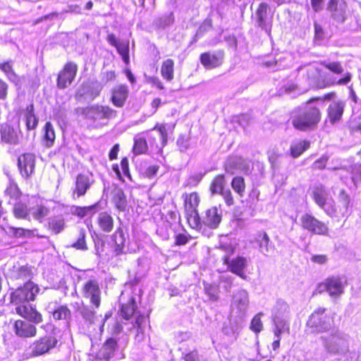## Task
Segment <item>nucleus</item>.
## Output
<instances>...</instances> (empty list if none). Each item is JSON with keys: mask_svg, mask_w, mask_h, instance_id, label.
Segmentation results:
<instances>
[{"mask_svg": "<svg viewBox=\"0 0 361 361\" xmlns=\"http://www.w3.org/2000/svg\"><path fill=\"white\" fill-rule=\"evenodd\" d=\"M146 317L142 314H139L136 317L135 324H134V327L137 329V333L135 335V339L140 342L143 341L145 337L144 330L146 324Z\"/></svg>", "mask_w": 361, "mask_h": 361, "instance_id": "ea45409f", "label": "nucleus"}, {"mask_svg": "<svg viewBox=\"0 0 361 361\" xmlns=\"http://www.w3.org/2000/svg\"><path fill=\"white\" fill-rule=\"evenodd\" d=\"M1 141L10 144L16 145L18 143L19 132L8 124H3L0 129Z\"/></svg>", "mask_w": 361, "mask_h": 361, "instance_id": "a211bd4d", "label": "nucleus"}, {"mask_svg": "<svg viewBox=\"0 0 361 361\" xmlns=\"http://www.w3.org/2000/svg\"><path fill=\"white\" fill-rule=\"evenodd\" d=\"M57 343L56 338L53 336L39 338L30 345L27 354L30 357L43 355L54 348Z\"/></svg>", "mask_w": 361, "mask_h": 361, "instance_id": "0eeeda50", "label": "nucleus"}, {"mask_svg": "<svg viewBox=\"0 0 361 361\" xmlns=\"http://www.w3.org/2000/svg\"><path fill=\"white\" fill-rule=\"evenodd\" d=\"M147 150V144L145 138L136 137L134 138L133 152L135 154H143Z\"/></svg>", "mask_w": 361, "mask_h": 361, "instance_id": "09e8293b", "label": "nucleus"}, {"mask_svg": "<svg viewBox=\"0 0 361 361\" xmlns=\"http://www.w3.org/2000/svg\"><path fill=\"white\" fill-rule=\"evenodd\" d=\"M6 195H8L11 199L16 200L20 196V191L16 184L11 183L5 190Z\"/></svg>", "mask_w": 361, "mask_h": 361, "instance_id": "bf43d9fd", "label": "nucleus"}, {"mask_svg": "<svg viewBox=\"0 0 361 361\" xmlns=\"http://www.w3.org/2000/svg\"><path fill=\"white\" fill-rule=\"evenodd\" d=\"M78 66L73 62L67 63L63 69L59 73L57 78V86L64 89L70 85L75 78Z\"/></svg>", "mask_w": 361, "mask_h": 361, "instance_id": "9b49d317", "label": "nucleus"}, {"mask_svg": "<svg viewBox=\"0 0 361 361\" xmlns=\"http://www.w3.org/2000/svg\"><path fill=\"white\" fill-rule=\"evenodd\" d=\"M26 126L28 130L35 129L38 123V119L34 114L33 104L29 105L25 113Z\"/></svg>", "mask_w": 361, "mask_h": 361, "instance_id": "a19ab883", "label": "nucleus"}, {"mask_svg": "<svg viewBox=\"0 0 361 361\" xmlns=\"http://www.w3.org/2000/svg\"><path fill=\"white\" fill-rule=\"evenodd\" d=\"M290 308L288 303L280 299L276 302L272 310V319L289 318Z\"/></svg>", "mask_w": 361, "mask_h": 361, "instance_id": "bb28decb", "label": "nucleus"}, {"mask_svg": "<svg viewBox=\"0 0 361 361\" xmlns=\"http://www.w3.org/2000/svg\"><path fill=\"white\" fill-rule=\"evenodd\" d=\"M65 219L62 216H56L49 219V229L54 234H59L65 228Z\"/></svg>", "mask_w": 361, "mask_h": 361, "instance_id": "c9c22d12", "label": "nucleus"}, {"mask_svg": "<svg viewBox=\"0 0 361 361\" xmlns=\"http://www.w3.org/2000/svg\"><path fill=\"white\" fill-rule=\"evenodd\" d=\"M204 292L209 297V298L216 301L218 299V291L217 288L215 286L211 284L204 285Z\"/></svg>", "mask_w": 361, "mask_h": 361, "instance_id": "13d9d810", "label": "nucleus"}, {"mask_svg": "<svg viewBox=\"0 0 361 361\" xmlns=\"http://www.w3.org/2000/svg\"><path fill=\"white\" fill-rule=\"evenodd\" d=\"M18 164L22 176L28 178L34 172L35 157L31 153L24 154L18 157Z\"/></svg>", "mask_w": 361, "mask_h": 361, "instance_id": "2eb2a0df", "label": "nucleus"}, {"mask_svg": "<svg viewBox=\"0 0 361 361\" xmlns=\"http://www.w3.org/2000/svg\"><path fill=\"white\" fill-rule=\"evenodd\" d=\"M115 47L116 48L118 54L122 56L123 61L126 63H128L129 60H130L129 42L128 40L120 41Z\"/></svg>", "mask_w": 361, "mask_h": 361, "instance_id": "37998d69", "label": "nucleus"}, {"mask_svg": "<svg viewBox=\"0 0 361 361\" xmlns=\"http://www.w3.org/2000/svg\"><path fill=\"white\" fill-rule=\"evenodd\" d=\"M44 145L47 147H50L54 145L56 137L54 126L50 122L46 123L44 127Z\"/></svg>", "mask_w": 361, "mask_h": 361, "instance_id": "4c0bfd02", "label": "nucleus"}, {"mask_svg": "<svg viewBox=\"0 0 361 361\" xmlns=\"http://www.w3.org/2000/svg\"><path fill=\"white\" fill-rule=\"evenodd\" d=\"M90 185L91 183L89 177L83 174H79L76 178L73 195L76 194L78 197L83 196L90 188Z\"/></svg>", "mask_w": 361, "mask_h": 361, "instance_id": "a878e982", "label": "nucleus"}, {"mask_svg": "<svg viewBox=\"0 0 361 361\" xmlns=\"http://www.w3.org/2000/svg\"><path fill=\"white\" fill-rule=\"evenodd\" d=\"M112 240L114 242V251L116 255H120L123 254L125 247L126 238L123 231L121 228H117V230L115 231L112 235Z\"/></svg>", "mask_w": 361, "mask_h": 361, "instance_id": "c756f323", "label": "nucleus"}, {"mask_svg": "<svg viewBox=\"0 0 361 361\" xmlns=\"http://www.w3.org/2000/svg\"><path fill=\"white\" fill-rule=\"evenodd\" d=\"M13 214L16 218L26 219L28 216V209L25 204L17 203L13 207Z\"/></svg>", "mask_w": 361, "mask_h": 361, "instance_id": "603ef678", "label": "nucleus"}, {"mask_svg": "<svg viewBox=\"0 0 361 361\" xmlns=\"http://www.w3.org/2000/svg\"><path fill=\"white\" fill-rule=\"evenodd\" d=\"M267 8L266 3H261L257 8L256 16L258 25L266 31H269V25L267 22Z\"/></svg>", "mask_w": 361, "mask_h": 361, "instance_id": "2f4dec72", "label": "nucleus"}, {"mask_svg": "<svg viewBox=\"0 0 361 361\" xmlns=\"http://www.w3.org/2000/svg\"><path fill=\"white\" fill-rule=\"evenodd\" d=\"M328 160H329V156H327L326 154H324L313 163L312 168L314 170L324 169L326 166V164Z\"/></svg>", "mask_w": 361, "mask_h": 361, "instance_id": "0e129e2a", "label": "nucleus"}, {"mask_svg": "<svg viewBox=\"0 0 361 361\" xmlns=\"http://www.w3.org/2000/svg\"><path fill=\"white\" fill-rule=\"evenodd\" d=\"M86 233L85 230L81 228L79 232V235L76 242L71 245V247L76 250H87V246L85 241Z\"/></svg>", "mask_w": 361, "mask_h": 361, "instance_id": "8fccbe9b", "label": "nucleus"}, {"mask_svg": "<svg viewBox=\"0 0 361 361\" xmlns=\"http://www.w3.org/2000/svg\"><path fill=\"white\" fill-rule=\"evenodd\" d=\"M346 103L343 99L331 102L326 109L327 120L332 125L338 123L343 117Z\"/></svg>", "mask_w": 361, "mask_h": 361, "instance_id": "f8f14e48", "label": "nucleus"}, {"mask_svg": "<svg viewBox=\"0 0 361 361\" xmlns=\"http://www.w3.org/2000/svg\"><path fill=\"white\" fill-rule=\"evenodd\" d=\"M174 127H171V126L166 124V123H157L152 129L149 130L147 133L148 135V139L150 140V139H152L153 141L155 140L154 137H153V132L157 131L159 133V135L160 137L161 145L162 146L166 145L168 140V131L169 130H172V128Z\"/></svg>", "mask_w": 361, "mask_h": 361, "instance_id": "b1692460", "label": "nucleus"}, {"mask_svg": "<svg viewBox=\"0 0 361 361\" xmlns=\"http://www.w3.org/2000/svg\"><path fill=\"white\" fill-rule=\"evenodd\" d=\"M342 207L336 205L334 200L331 201L325 213L330 217H344L348 214V201L346 199H342Z\"/></svg>", "mask_w": 361, "mask_h": 361, "instance_id": "412c9836", "label": "nucleus"}, {"mask_svg": "<svg viewBox=\"0 0 361 361\" xmlns=\"http://www.w3.org/2000/svg\"><path fill=\"white\" fill-rule=\"evenodd\" d=\"M14 331L18 336L23 338L34 337L37 334L35 326L20 319L16 321L14 324Z\"/></svg>", "mask_w": 361, "mask_h": 361, "instance_id": "f3484780", "label": "nucleus"}, {"mask_svg": "<svg viewBox=\"0 0 361 361\" xmlns=\"http://www.w3.org/2000/svg\"><path fill=\"white\" fill-rule=\"evenodd\" d=\"M31 270L27 266L14 264L6 271L7 277L13 280H24L30 278Z\"/></svg>", "mask_w": 361, "mask_h": 361, "instance_id": "6ab92c4d", "label": "nucleus"}, {"mask_svg": "<svg viewBox=\"0 0 361 361\" xmlns=\"http://www.w3.org/2000/svg\"><path fill=\"white\" fill-rule=\"evenodd\" d=\"M221 249L225 251L226 253L224 257V263L228 265L229 270L240 276V278L245 279L247 276L245 275L244 270L247 267V261L244 257L238 256L231 260H229V256L233 253L234 248L231 245H221Z\"/></svg>", "mask_w": 361, "mask_h": 361, "instance_id": "39448f33", "label": "nucleus"}, {"mask_svg": "<svg viewBox=\"0 0 361 361\" xmlns=\"http://www.w3.org/2000/svg\"><path fill=\"white\" fill-rule=\"evenodd\" d=\"M347 285L345 276H332L326 278L318 286L319 292L326 291L331 298H338L343 293Z\"/></svg>", "mask_w": 361, "mask_h": 361, "instance_id": "423d86ee", "label": "nucleus"}, {"mask_svg": "<svg viewBox=\"0 0 361 361\" xmlns=\"http://www.w3.org/2000/svg\"><path fill=\"white\" fill-rule=\"evenodd\" d=\"M97 224L102 231L109 233L114 228V219L110 214L103 212L98 215Z\"/></svg>", "mask_w": 361, "mask_h": 361, "instance_id": "7c9ffc66", "label": "nucleus"}, {"mask_svg": "<svg viewBox=\"0 0 361 361\" xmlns=\"http://www.w3.org/2000/svg\"><path fill=\"white\" fill-rule=\"evenodd\" d=\"M225 184L224 176L219 175L213 180L211 186L210 190L212 194L221 193L224 190V186Z\"/></svg>", "mask_w": 361, "mask_h": 361, "instance_id": "a18cd8bd", "label": "nucleus"}, {"mask_svg": "<svg viewBox=\"0 0 361 361\" xmlns=\"http://www.w3.org/2000/svg\"><path fill=\"white\" fill-rule=\"evenodd\" d=\"M231 186L234 191L238 193L240 197L244 195L245 189V183L244 178L240 176H235L233 178Z\"/></svg>", "mask_w": 361, "mask_h": 361, "instance_id": "de8ad7c7", "label": "nucleus"}, {"mask_svg": "<svg viewBox=\"0 0 361 361\" xmlns=\"http://www.w3.org/2000/svg\"><path fill=\"white\" fill-rule=\"evenodd\" d=\"M88 118L94 121L101 119H111L116 115V111L107 106H92L86 111Z\"/></svg>", "mask_w": 361, "mask_h": 361, "instance_id": "4468645a", "label": "nucleus"}, {"mask_svg": "<svg viewBox=\"0 0 361 361\" xmlns=\"http://www.w3.org/2000/svg\"><path fill=\"white\" fill-rule=\"evenodd\" d=\"M319 99V97L312 98L307 102L305 106L293 111L291 123L295 129L307 131L316 128L321 120L322 114L319 109L312 106L311 103Z\"/></svg>", "mask_w": 361, "mask_h": 361, "instance_id": "f257e3e1", "label": "nucleus"}, {"mask_svg": "<svg viewBox=\"0 0 361 361\" xmlns=\"http://www.w3.org/2000/svg\"><path fill=\"white\" fill-rule=\"evenodd\" d=\"M301 226L315 235H327L329 227L327 225L309 214H304L300 217Z\"/></svg>", "mask_w": 361, "mask_h": 361, "instance_id": "1a4fd4ad", "label": "nucleus"}, {"mask_svg": "<svg viewBox=\"0 0 361 361\" xmlns=\"http://www.w3.org/2000/svg\"><path fill=\"white\" fill-rule=\"evenodd\" d=\"M188 223L192 228L200 230L202 227L197 211L185 212Z\"/></svg>", "mask_w": 361, "mask_h": 361, "instance_id": "79ce46f5", "label": "nucleus"}, {"mask_svg": "<svg viewBox=\"0 0 361 361\" xmlns=\"http://www.w3.org/2000/svg\"><path fill=\"white\" fill-rule=\"evenodd\" d=\"M322 65L336 74H341L343 72V68L340 62L324 61Z\"/></svg>", "mask_w": 361, "mask_h": 361, "instance_id": "864d4df0", "label": "nucleus"}, {"mask_svg": "<svg viewBox=\"0 0 361 361\" xmlns=\"http://www.w3.org/2000/svg\"><path fill=\"white\" fill-rule=\"evenodd\" d=\"M307 78L310 80H314L319 75V71L314 64H310L306 67Z\"/></svg>", "mask_w": 361, "mask_h": 361, "instance_id": "e2e57ef3", "label": "nucleus"}, {"mask_svg": "<svg viewBox=\"0 0 361 361\" xmlns=\"http://www.w3.org/2000/svg\"><path fill=\"white\" fill-rule=\"evenodd\" d=\"M221 282L226 283L224 288L227 292H230L233 284V277L231 275H222L220 277Z\"/></svg>", "mask_w": 361, "mask_h": 361, "instance_id": "69168bd1", "label": "nucleus"}, {"mask_svg": "<svg viewBox=\"0 0 361 361\" xmlns=\"http://www.w3.org/2000/svg\"><path fill=\"white\" fill-rule=\"evenodd\" d=\"M334 325L332 315L326 312V309L318 307L308 317L306 323L307 331L311 334L327 332Z\"/></svg>", "mask_w": 361, "mask_h": 361, "instance_id": "20e7f679", "label": "nucleus"}, {"mask_svg": "<svg viewBox=\"0 0 361 361\" xmlns=\"http://www.w3.org/2000/svg\"><path fill=\"white\" fill-rule=\"evenodd\" d=\"M48 213L49 209L47 207L39 206L32 212V214L35 219L40 220L47 216Z\"/></svg>", "mask_w": 361, "mask_h": 361, "instance_id": "680f3d73", "label": "nucleus"}, {"mask_svg": "<svg viewBox=\"0 0 361 361\" xmlns=\"http://www.w3.org/2000/svg\"><path fill=\"white\" fill-rule=\"evenodd\" d=\"M312 197L315 203L321 208L324 212L327 209L333 200L331 198H329V192L322 185L315 186L312 192Z\"/></svg>", "mask_w": 361, "mask_h": 361, "instance_id": "dca6fc26", "label": "nucleus"}, {"mask_svg": "<svg viewBox=\"0 0 361 361\" xmlns=\"http://www.w3.org/2000/svg\"><path fill=\"white\" fill-rule=\"evenodd\" d=\"M161 76L167 81H171L174 77V61L168 59L163 61L161 67Z\"/></svg>", "mask_w": 361, "mask_h": 361, "instance_id": "f704fd0d", "label": "nucleus"}, {"mask_svg": "<svg viewBox=\"0 0 361 361\" xmlns=\"http://www.w3.org/2000/svg\"><path fill=\"white\" fill-rule=\"evenodd\" d=\"M136 307L135 300L131 297L127 303L122 305L121 309L122 317L126 319H130L135 312Z\"/></svg>", "mask_w": 361, "mask_h": 361, "instance_id": "58836bf2", "label": "nucleus"}, {"mask_svg": "<svg viewBox=\"0 0 361 361\" xmlns=\"http://www.w3.org/2000/svg\"><path fill=\"white\" fill-rule=\"evenodd\" d=\"M310 146L307 140H298L292 143L290 146V154L294 158L300 157Z\"/></svg>", "mask_w": 361, "mask_h": 361, "instance_id": "e433bc0d", "label": "nucleus"}, {"mask_svg": "<svg viewBox=\"0 0 361 361\" xmlns=\"http://www.w3.org/2000/svg\"><path fill=\"white\" fill-rule=\"evenodd\" d=\"M326 352L333 355H345L349 352V337L338 330L321 337Z\"/></svg>", "mask_w": 361, "mask_h": 361, "instance_id": "7ed1b4c3", "label": "nucleus"}, {"mask_svg": "<svg viewBox=\"0 0 361 361\" xmlns=\"http://www.w3.org/2000/svg\"><path fill=\"white\" fill-rule=\"evenodd\" d=\"M185 212L197 211L200 203V197L197 192L183 195Z\"/></svg>", "mask_w": 361, "mask_h": 361, "instance_id": "72a5a7b5", "label": "nucleus"}, {"mask_svg": "<svg viewBox=\"0 0 361 361\" xmlns=\"http://www.w3.org/2000/svg\"><path fill=\"white\" fill-rule=\"evenodd\" d=\"M311 261L318 264H324L328 261V257L325 255H315L312 256Z\"/></svg>", "mask_w": 361, "mask_h": 361, "instance_id": "774afa93", "label": "nucleus"}, {"mask_svg": "<svg viewBox=\"0 0 361 361\" xmlns=\"http://www.w3.org/2000/svg\"><path fill=\"white\" fill-rule=\"evenodd\" d=\"M52 315L56 320H67L71 318V314L67 306L60 305L52 312Z\"/></svg>", "mask_w": 361, "mask_h": 361, "instance_id": "c03bdc74", "label": "nucleus"}, {"mask_svg": "<svg viewBox=\"0 0 361 361\" xmlns=\"http://www.w3.org/2000/svg\"><path fill=\"white\" fill-rule=\"evenodd\" d=\"M274 324V334L279 337L282 334H290L289 318L272 319Z\"/></svg>", "mask_w": 361, "mask_h": 361, "instance_id": "473e14b6", "label": "nucleus"}, {"mask_svg": "<svg viewBox=\"0 0 361 361\" xmlns=\"http://www.w3.org/2000/svg\"><path fill=\"white\" fill-rule=\"evenodd\" d=\"M80 314L88 323L94 324L95 322L96 316L95 312L92 310L88 306H85L81 310Z\"/></svg>", "mask_w": 361, "mask_h": 361, "instance_id": "6e6d98bb", "label": "nucleus"}, {"mask_svg": "<svg viewBox=\"0 0 361 361\" xmlns=\"http://www.w3.org/2000/svg\"><path fill=\"white\" fill-rule=\"evenodd\" d=\"M26 319L35 324H39L42 322V315L35 307H33L30 314L27 316Z\"/></svg>", "mask_w": 361, "mask_h": 361, "instance_id": "052dcab7", "label": "nucleus"}, {"mask_svg": "<svg viewBox=\"0 0 361 361\" xmlns=\"http://www.w3.org/2000/svg\"><path fill=\"white\" fill-rule=\"evenodd\" d=\"M174 21L173 13L165 14L154 20V25L159 28H165L171 25Z\"/></svg>", "mask_w": 361, "mask_h": 361, "instance_id": "49530a36", "label": "nucleus"}, {"mask_svg": "<svg viewBox=\"0 0 361 361\" xmlns=\"http://www.w3.org/2000/svg\"><path fill=\"white\" fill-rule=\"evenodd\" d=\"M249 303V295L247 290L240 289L233 294L231 304V314L229 319L233 333L241 327L247 314Z\"/></svg>", "mask_w": 361, "mask_h": 361, "instance_id": "f03ea898", "label": "nucleus"}, {"mask_svg": "<svg viewBox=\"0 0 361 361\" xmlns=\"http://www.w3.org/2000/svg\"><path fill=\"white\" fill-rule=\"evenodd\" d=\"M263 313L259 312L252 319L250 323V329L256 334L259 333L263 329V324L262 322V317Z\"/></svg>", "mask_w": 361, "mask_h": 361, "instance_id": "3c124183", "label": "nucleus"}, {"mask_svg": "<svg viewBox=\"0 0 361 361\" xmlns=\"http://www.w3.org/2000/svg\"><path fill=\"white\" fill-rule=\"evenodd\" d=\"M347 4L343 0H330L327 10L331 18L338 23H343L346 19Z\"/></svg>", "mask_w": 361, "mask_h": 361, "instance_id": "ddd939ff", "label": "nucleus"}, {"mask_svg": "<svg viewBox=\"0 0 361 361\" xmlns=\"http://www.w3.org/2000/svg\"><path fill=\"white\" fill-rule=\"evenodd\" d=\"M146 80L148 83H151L154 86H156L159 90H164V87L161 82V81L159 79V78L155 76H149L146 77Z\"/></svg>", "mask_w": 361, "mask_h": 361, "instance_id": "338daca9", "label": "nucleus"}, {"mask_svg": "<svg viewBox=\"0 0 361 361\" xmlns=\"http://www.w3.org/2000/svg\"><path fill=\"white\" fill-rule=\"evenodd\" d=\"M222 54L203 53L200 56L201 63L207 68L212 69L219 66L222 63Z\"/></svg>", "mask_w": 361, "mask_h": 361, "instance_id": "5701e85b", "label": "nucleus"}, {"mask_svg": "<svg viewBox=\"0 0 361 361\" xmlns=\"http://www.w3.org/2000/svg\"><path fill=\"white\" fill-rule=\"evenodd\" d=\"M33 309V307L27 304H21L16 307V312L20 316L27 319V316H28Z\"/></svg>", "mask_w": 361, "mask_h": 361, "instance_id": "4d7b16f0", "label": "nucleus"}, {"mask_svg": "<svg viewBox=\"0 0 361 361\" xmlns=\"http://www.w3.org/2000/svg\"><path fill=\"white\" fill-rule=\"evenodd\" d=\"M254 242L257 244L259 251L262 255H267L271 248L267 233L264 231L258 232L255 237Z\"/></svg>", "mask_w": 361, "mask_h": 361, "instance_id": "393cba45", "label": "nucleus"}, {"mask_svg": "<svg viewBox=\"0 0 361 361\" xmlns=\"http://www.w3.org/2000/svg\"><path fill=\"white\" fill-rule=\"evenodd\" d=\"M81 293L84 298L90 300L93 307L98 308L100 306L102 291L97 280L87 281L82 286Z\"/></svg>", "mask_w": 361, "mask_h": 361, "instance_id": "9d476101", "label": "nucleus"}, {"mask_svg": "<svg viewBox=\"0 0 361 361\" xmlns=\"http://www.w3.org/2000/svg\"><path fill=\"white\" fill-rule=\"evenodd\" d=\"M128 95V89L126 85H118L112 91L111 100L117 107H123Z\"/></svg>", "mask_w": 361, "mask_h": 361, "instance_id": "4be33fe9", "label": "nucleus"}, {"mask_svg": "<svg viewBox=\"0 0 361 361\" xmlns=\"http://www.w3.org/2000/svg\"><path fill=\"white\" fill-rule=\"evenodd\" d=\"M96 204L89 207H78L74 211V214L81 218L87 215H92L95 213Z\"/></svg>", "mask_w": 361, "mask_h": 361, "instance_id": "5fc2aeb1", "label": "nucleus"}, {"mask_svg": "<svg viewBox=\"0 0 361 361\" xmlns=\"http://www.w3.org/2000/svg\"><path fill=\"white\" fill-rule=\"evenodd\" d=\"M112 202L116 208L120 212L126 211L127 208L126 196L122 189L116 188L112 192Z\"/></svg>", "mask_w": 361, "mask_h": 361, "instance_id": "c85d7f7f", "label": "nucleus"}, {"mask_svg": "<svg viewBox=\"0 0 361 361\" xmlns=\"http://www.w3.org/2000/svg\"><path fill=\"white\" fill-rule=\"evenodd\" d=\"M116 348V341L112 338H109L99 350L98 353V357L101 359L108 360L114 355Z\"/></svg>", "mask_w": 361, "mask_h": 361, "instance_id": "cd10ccee", "label": "nucleus"}, {"mask_svg": "<svg viewBox=\"0 0 361 361\" xmlns=\"http://www.w3.org/2000/svg\"><path fill=\"white\" fill-rule=\"evenodd\" d=\"M39 291V288L33 282L28 281L23 287L17 288L11 294V301L18 304L30 300H35Z\"/></svg>", "mask_w": 361, "mask_h": 361, "instance_id": "6e6552de", "label": "nucleus"}, {"mask_svg": "<svg viewBox=\"0 0 361 361\" xmlns=\"http://www.w3.org/2000/svg\"><path fill=\"white\" fill-rule=\"evenodd\" d=\"M221 221V214L216 207L208 209L202 219V223L211 228H216Z\"/></svg>", "mask_w": 361, "mask_h": 361, "instance_id": "aec40b11", "label": "nucleus"}]
</instances>
